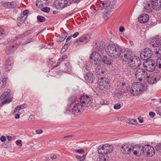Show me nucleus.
<instances>
[{
	"mask_svg": "<svg viewBox=\"0 0 161 161\" xmlns=\"http://www.w3.org/2000/svg\"><path fill=\"white\" fill-rule=\"evenodd\" d=\"M105 51L111 57L115 59L119 57L123 61H128L130 67L133 69H137L141 64V61L139 57L132 56L130 50L121 49L116 43H112L106 47Z\"/></svg>",
	"mask_w": 161,
	"mask_h": 161,
	"instance_id": "1",
	"label": "nucleus"
},
{
	"mask_svg": "<svg viewBox=\"0 0 161 161\" xmlns=\"http://www.w3.org/2000/svg\"><path fill=\"white\" fill-rule=\"evenodd\" d=\"M144 90V86L140 82H134L131 86L130 93L133 95H138Z\"/></svg>",
	"mask_w": 161,
	"mask_h": 161,
	"instance_id": "2",
	"label": "nucleus"
},
{
	"mask_svg": "<svg viewBox=\"0 0 161 161\" xmlns=\"http://www.w3.org/2000/svg\"><path fill=\"white\" fill-rule=\"evenodd\" d=\"M98 83L99 88L101 90L106 91L110 87L109 79L106 77H101L98 79Z\"/></svg>",
	"mask_w": 161,
	"mask_h": 161,
	"instance_id": "3",
	"label": "nucleus"
},
{
	"mask_svg": "<svg viewBox=\"0 0 161 161\" xmlns=\"http://www.w3.org/2000/svg\"><path fill=\"white\" fill-rule=\"evenodd\" d=\"M11 92L9 89H8L6 91L4 92L0 96V100H3L5 99L1 104V106L5 104H8L10 103L12 100V97H11Z\"/></svg>",
	"mask_w": 161,
	"mask_h": 161,
	"instance_id": "4",
	"label": "nucleus"
},
{
	"mask_svg": "<svg viewBox=\"0 0 161 161\" xmlns=\"http://www.w3.org/2000/svg\"><path fill=\"white\" fill-rule=\"evenodd\" d=\"M113 150V147L108 144H104L103 146H99L97 151L100 154L104 155L109 153Z\"/></svg>",
	"mask_w": 161,
	"mask_h": 161,
	"instance_id": "5",
	"label": "nucleus"
},
{
	"mask_svg": "<svg viewBox=\"0 0 161 161\" xmlns=\"http://www.w3.org/2000/svg\"><path fill=\"white\" fill-rule=\"evenodd\" d=\"M101 53H100L96 51H93L90 57V61L95 65H98L100 61Z\"/></svg>",
	"mask_w": 161,
	"mask_h": 161,
	"instance_id": "6",
	"label": "nucleus"
},
{
	"mask_svg": "<svg viewBox=\"0 0 161 161\" xmlns=\"http://www.w3.org/2000/svg\"><path fill=\"white\" fill-rule=\"evenodd\" d=\"M130 88L127 86L125 83H120L117 85V88L115 93L116 96L119 98V96L120 97L122 93H126L128 89Z\"/></svg>",
	"mask_w": 161,
	"mask_h": 161,
	"instance_id": "7",
	"label": "nucleus"
},
{
	"mask_svg": "<svg viewBox=\"0 0 161 161\" xmlns=\"http://www.w3.org/2000/svg\"><path fill=\"white\" fill-rule=\"evenodd\" d=\"M80 102L84 107H88L92 103V99L90 95H84L80 97Z\"/></svg>",
	"mask_w": 161,
	"mask_h": 161,
	"instance_id": "8",
	"label": "nucleus"
},
{
	"mask_svg": "<svg viewBox=\"0 0 161 161\" xmlns=\"http://www.w3.org/2000/svg\"><path fill=\"white\" fill-rule=\"evenodd\" d=\"M143 65L145 70L150 72L153 71L156 67L155 61L152 59H149L144 62Z\"/></svg>",
	"mask_w": 161,
	"mask_h": 161,
	"instance_id": "9",
	"label": "nucleus"
},
{
	"mask_svg": "<svg viewBox=\"0 0 161 161\" xmlns=\"http://www.w3.org/2000/svg\"><path fill=\"white\" fill-rule=\"evenodd\" d=\"M147 74L146 71L143 68L137 69L136 71L135 76L136 78L141 81L143 79H146Z\"/></svg>",
	"mask_w": 161,
	"mask_h": 161,
	"instance_id": "10",
	"label": "nucleus"
},
{
	"mask_svg": "<svg viewBox=\"0 0 161 161\" xmlns=\"http://www.w3.org/2000/svg\"><path fill=\"white\" fill-rule=\"evenodd\" d=\"M153 51L149 48L144 49L140 53V57L142 60H147L151 58Z\"/></svg>",
	"mask_w": 161,
	"mask_h": 161,
	"instance_id": "11",
	"label": "nucleus"
},
{
	"mask_svg": "<svg viewBox=\"0 0 161 161\" xmlns=\"http://www.w3.org/2000/svg\"><path fill=\"white\" fill-rule=\"evenodd\" d=\"M141 153H143V154L146 153L149 156L152 157L155 154V150L151 145H147L142 147Z\"/></svg>",
	"mask_w": 161,
	"mask_h": 161,
	"instance_id": "12",
	"label": "nucleus"
},
{
	"mask_svg": "<svg viewBox=\"0 0 161 161\" xmlns=\"http://www.w3.org/2000/svg\"><path fill=\"white\" fill-rule=\"evenodd\" d=\"M84 107L80 103L76 104L72 109V113L75 116L81 114L84 110Z\"/></svg>",
	"mask_w": 161,
	"mask_h": 161,
	"instance_id": "13",
	"label": "nucleus"
},
{
	"mask_svg": "<svg viewBox=\"0 0 161 161\" xmlns=\"http://www.w3.org/2000/svg\"><path fill=\"white\" fill-rule=\"evenodd\" d=\"M91 37L89 35H86L80 37L79 40L74 42L76 46L78 45L85 44L88 42L91 39Z\"/></svg>",
	"mask_w": 161,
	"mask_h": 161,
	"instance_id": "14",
	"label": "nucleus"
},
{
	"mask_svg": "<svg viewBox=\"0 0 161 161\" xmlns=\"http://www.w3.org/2000/svg\"><path fill=\"white\" fill-rule=\"evenodd\" d=\"M155 1V0H151V5H150V3H148L147 2L144 3L143 4V7L144 10L148 12H151L152 9H155L156 10V9L154 7L155 6L154 5H156V4L158 5V4L157 3V1Z\"/></svg>",
	"mask_w": 161,
	"mask_h": 161,
	"instance_id": "15",
	"label": "nucleus"
},
{
	"mask_svg": "<svg viewBox=\"0 0 161 161\" xmlns=\"http://www.w3.org/2000/svg\"><path fill=\"white\" fill-rule=\"evenodd\" d=\"M54 5L57 9H62L68 6V2L67 0H56Z\"/></svg>",
	"mask_w": 161,
	"mask_h": 161,
	"instance_id": "16",
	"label": "nucleus"
},
{
	"mask_svg": "<svg viewBox=\"0 0 161 161\" xmlns=\"http://www.w3.org/2000/svg\"><path fill=\"white\" fill-rule=\"evenodd\" d=\"M104 48L103 44L100 42H95L93 43V49L100 52L101 54L104 52Z\"/></svg>",
	"mask_w": 161,
	"mask_h": 161,
	"instance_id": "17",
	"label": "nucleus"
},
{
	"mask_svg": "<svg viewBox=\"0 0 161 161\" xmlns=\"http://www.w3.org/2000/svg\"><path fill=\"white\" fill-rule=\"evenodd\" d=\"M146 79L148 83L151 85L156 83L159 80L156 76L153 74H149L148 75H147Z\"/></svg>",
	"mask_w": 161,
	"mask_h": 161,
	"instance_id": "18",
	"label": "nucleus"
},
{
	"mask_svg": "<svg viewBox=\"0 0 161 161\" xmlns=\"http://www.w3.org/2000/svg\"><path fill=\"white\" fill-rule=\"evenodd\" d=\"M121 151L124 154H129L131 152V147L129 144H124L121 147Z\"/></svg>",
	"mask_w": 161,
	"mask_h": 161,
	"instance_id": "19",
	"label": "nucleus"
},
{
	"mask_svg": "<svg viewBox=\"0 0 161 161\" xmlns=\"http://www.w3.org/2000/svg\"><path fill=\"white\" fill-rule=\"evenodd\" d=\"M150 44L153 47H158L161 45V40L158 36H155L151 39Z\"/></svg>",
	"mask_w": 161,
	"mask_h": 161,
	"instance_id": "20",
	"label": "nucleus"
},
{
	"mask_svg": "<svg viewBox=\"0 0 161 161\" xmlns=\"http://www.w3.org/2000/svg\"><path fill=\"white\" fill-rule=\"evenodd\" d=\"M154 52L156 55L158 56H160L161 58H158L156 61V64L157 66L161 68V47L160 48H156Z\"/></svg>",
	"mask_w": 161,
	"mask_h": 161,
	"instance_id": "21",
	"label": "nucleus"
},
{
	"mask_svg": "<svg viewBox=\"0 0 161 161\" xmlns=\"http://www.w3.org/2000/svg\"><path fill=\"white\" fill-rule=\"evenodd\" d=\"M13 58L11 57L8 58L6 60L5 65V69L6 71H8L11 69L13 66Z\"/></svg>",
	"mask_w": 161,
	"mask_h": 161,
	"instance_id": "22",
	"label": "nucleus"
},
{
	"mask_svg": "<svg viewBox=\"0 0 161 161\" xmlns=\"http://www.w3.org/2000/svg\"><path fill=\"white\" fill-rule=\"evenodd\" d=\"M84 78L87 83H92L95 79V77L92 73L87 72L86 75L84 76Z\"/></svg>",
	"mask_w": 161,
	"mask_h": 161,
	"instance_id": "23",
	"label": "nucleus"
},
{
	"mask_svg": "<svg viewBox=\"0 0 161 161\" xmlns=\"http://www.w3.org/2000/svg\"><path fill=\"white\" fill-rule=\"evenodd\" d=\"M149 16L147 14H142L138 18V21L141 23H145L149 20Z\"/></svg>",
	"mask_w": 161,
	"mask_h": 161,
	"instance_id": "24",
	"label": "nucleus"
},
{
	"mask_svg": "<svg viewBox=\"0 0 161 161\" xmlns=\"http://www.w3.org/2000/svg\"><path fill=\"white\" fill-rule=\"evenodd\" d=\"M76 97L75 95H74L69 97L68 100V106L69 107V109L70 106L74 104L76 101Z\"/></svg>",
	"mask_w": 161,
	"mask_h": 161,
	"instance_id": "25",
	"label": "nucleus"
},
{
	"mask_svg": "<svg viewBox=\"0 0 161 161\" xmlns=\"http://www.w3.org/2000/svg\"><path fill=\"white\" fill-rule=\"evenodd\" d=\"M101 59L103 63L108 65H111L113 62L112 60L108 58L106 55L104 56L103 58H102Z\"/></svg>",
	"mask_w": 161,
	"mask_h": 161,
	"instance_id": "26",
	"label": "nucleus"
},
{
	"mask_svg": "<svg viewBox=\"0 0 161 161\" xmlns=\"http://www.w3.org/2000/svg\"><path fill=\"white\" fill-rule=\"evenodd\" d=\"M14 45H11L9 47H7L5 50L6 53L8 55L13 53L15 51L14 48Z\"/></svg>",
	"mask_w": 161,
	"mask_h": 161,
	"instance_id": "27",
	"label": "nucleus"
},
{
	"mask_svg": "<svg viewBox=\"0 0 161 161\" xmlns=\"http://www.w3.org/2000/svg\"><path fill=\"white\" fill-rule=\"evenodd\" d=\"M26 107V104H23L21 105L18 106L15 108V110L14 111L13 113H15L17 111H19L21 109H23Z\"/></svg>",
	"mask_w": 161,
	"mask_h": 161,
	"instance_id": "28",
	"label": "nucleus"
},
{
	"mask_svg": "<svg viewBox=\"0 0 161 161\" xmlns=\"http://www.w3.org/2000/svg\"><path fill=\"white\" fill-rule=\"evenodd\" d=\"M156 1H157V3L158 4H156L154 5V7L156 9V11H159L161 9V0H155Z\"/></svg>",
	"mask_w": 161,
	"mask_h": 161,
	"instance_id": "29",
	"label": "nucleus"
},
{
	"mask_svg": "<svg viewBox=\"0 0 161 161\" xmlns=\"http://www.w3.org/2000/svg\"><path fill=\"white\" fill-rule=\"evenodd\" d=\"M138 148L139 149H141V146H139L138 145H135L133 146L132 151H134V154L135 155H137V153H138L137 151L135 150L136 148Z\"/></svg>",
	"mask_w": 161,
	"mask_h": 161,
	"instance_id": "30",
	"label": "nucleus"
},
{
	"mask_svg": "<svg viewBox=\"0 0 161 161\" xmlns=\"http://www.w3.org/2000/svg\"><path fill=\"white\" fill-rule=\"evenodd\" d=\"M37 19L38 21L40 22H43L45 21L46 18L42 16H37Z\"/></svg>",
	"mask_w": 161,
	"mask_h": 161,
	"instance_id": "31",
	"label": "nucleus"
},
{
	"mask_svg": "<svg viewBox=\"0 0 161 161\" xmlns=\"http://www.w3.org/2000/svg\"><path fill=\"white\" fill-rule=\"evenodd\" d=\"M5 34V32L4 29L0 27V40L4 36Z\"/></svg>",
	"mask_w": 161,
	"mask_h": 161,
	"instance_id": "32",
	"label": "nucleus"
},
{
	"mask_svg": "<svg viewBox=\"0 0 161 161\" xmlns=\"http://www.w3.org/2000/svg\"><path fill=\"white\" fill-rule=\"evenodd\" d=\"M111 12V11H108V10H107V11L104 14L103 16L104 19L107 20L108 19V16L109 15Z\"/></svg>",
	"mask_w": 161,
	"mask_h": 161,
	"instance_id": "33",
	"label": "nucleus"
},
{
	"mask_svg": "<svg viewBox=\"0 0 161 161\" xmlns=\"http://www.w3.org/2000/svg\"><path fill=\"white\" fill-rule=\"evenodd\" d=\"M1 5L4 7L9 8V2H1Z\"/></svg>",
	"mask_w": 161,
	"mask_h": 161,
	"instance_id": "34",
	"label": "nucleus"
},
{
	"mask_svg": "<svg viewBox=\"0 0 161 161\" xmlns=\"http://www.w3.org/2000/svg\"><path fill=\"white\" fill-rule=\"evenodd\" d=\"M65 39L61 36H57L56 38V41L58 42H61L64 40Z\"/></svg>",
	"mask_w": 161,
	"mask_h": 161,
	"instance_id": "35",
	"label": "nucleus"
},
{
	"mask_svg": "<svg viewBox=\"0 0 161 161\" xmlns=\"http://www.w3.org/2000/svg\"><path fill=\"white\" fill-rule=\"evenodd\" d=\"M103 8L105 9H106L108 8H108H109V1H107L103 3Z\"/></svg>",
	"mask_w": 161,
	"mask_h": 161,
	"instance_id": "36",
	"label": "nucleus"
},
{
	"mask_svg": "<svg viewBox=\"0 0 161 161\" xmlns=\"http://www.w3.org/2000/svg\"><path fill=\"white\" fill-rule=\"evenodd\" d=\"M109 8L110 9H112L113 7H114L115 4V2L114 1H112L111 2H110L109 1Z\"/></svg>",
	"mask_w": 161,
	"mask_h": 161,
	"instance_id": "37",
	"label": "nucleus"
},
{
	"mask_svg": "<svg viewBox=\"0 0 161 161\" xmlns=\"http://www.w3.org/2000/svg\"><path fill=\"white\" fill-rule=\"evenodd\" d=\"M16 3L15 2H9V8H13L16 7Z\"/></svg>",
	"mask_w": 161,
	"mask_h": 161,
	"instance_id": "38",
	"label": "nucleus"
},
{
	"mask_svg": "<svg viewBox=\"0 0 161 161\" xmlns=\"http://www.w3.org/2000/svg\"><path fill=\"white\" fill-rule=\"evenodd\" d=\"M65 69L69 71L70 70V67L69 65V63L68 62H67L66 63H65Z\"/></svg>",
	"mask_w": 161,
	"mask_h": 161,
	"instance_id": "39",
	"label": "nucleus"
},
{
	"mask_svg": "<svg viewBox=\"0 0 161 161\" xmlns=\"http://www.w3.org/2000/svg\"><path fill=\"white\" fill-rule=\"evenodd\" d=\"M109 103V102L106 100H101L100 102V103L102 105H108Z\"/></svg>",
	"mask_w": 161,
	"mask_h": 161,
	"instance_id": "40",
	"label": "nucleus"
},
{
	"mask_svg": "<svg viewBox=\"0 0 161 161\" xmlns=\"http://www.w3.org/2000/svg\"><path fill=\"white\" fill-rule=\"evenodd\" d=\"M97 161H107L106 158L103 156H99L97 159Z\"/></svg>",
	"mask_w": 161,
	"mask_h": 161,
	"instance_id": "41",
	"label": "nucleus"
},
{
	"mask_svg": "<svg viewBox=\"0 0 161 161\" xmlns=\"http://www.w3.org/2000/svg\"><path fill=\"white\" fill-rule=\"evenodd\" d=\"M129 123L131 124L136 125L137 124V122L136 119H131L130 120Z\"/></svg>",
	"mask_w": 161,
	"mask_h": 161,
	"instance_id": "42",
	"label": "nucleus"
},
{
	"mask_svg": "<svg viewBox=\"0 0 161 161\" xmlns=\"http://www.w3.org/2000/svg\"><path fill=\"white\" fill-rule=\"evenodd\" d=\"M114 108L115 109H118L121 108V105L120 103H118L114 105Z\"/></svg>",
	"mask_w": 161,
	"mask_h": 161,
	"instance_id": "43",
	"label": "nucleus"
},
{
	"mask_svg": "<svg viewBox=\"0 0 161 161\" xmlns=\"http://www.w3.org/2000/svg\"><path fill=\"white\" fill-rule=\"evenodd\" d=\"M156 149L159 152H161V143L158 144L155 147Z\"/></svg>",
	"mask_w": 161,
	"mask_h": 161,
	"instance_id": "44",
	"label": "nucleus"
},
{
	"mask_svg": "<svg viewBox=\"0 0 161 161\" xmlns=\"http://www.w3.org/2000/svg\"><path fill=\"white\" fill-rule=\"evenodd\" d=\"M71 43V42H66V43L64 44L63 47V48L65 50H66L69 46V45Z\"/></svg>",
	"mask_w": 161,
	"mask_h": 161,
	"instance_id": "45",
	"label": "nucleus"
},
{
	"mask_svg": "<svg viewBox=\"0 0 161 161\" xmlns=\"http://www.w3.org/2000/svg\"><path fill=\"white\" fill-rule=\"evenodd\" d=\"M15 143L17 145L21 147L22 145V141L20 140H18L16 141Z\"/></svg>",
	"mask_w": 161,
	"mask_h": 161,
	"instance_id": "46",
	"label": "nucleus"
},
{
	"mask_svg": "<svg viewBox=\"0 0 161 161\" xmlns=\"http://www.w3.org/2000/svg\"><path fill=\"white\" fill-rule=\"evenodd\" d=\"M42 10L45 12L48 13L50 11V8L47 7H44L42 9Z\"/></svg>",
	"mask_w": 161,
	"mask_h": 161,
	"instance_id": "47",
	"label": "nucleus"
},
{
	"mask_svg": "<svg viewBox=\"0 0 161 161\" xmlns=\"http://www.w3.org/2000/svg\"><path fill=\"white\" fill-rule=\"evenodd\" d=\"M33 41V39L32 38H30L26 39L25 42L24 43L25 44H26L29 43Z\"/></svg>",
	"mask_w": 161,
	"mask_h": 161,
	"instance_id": "48",
	"label": "nucleus"
},
{
	"mask_svg": "<svg viewBox=\"0 0 161 161\" xmlns=\"http://www.w3.org/2000/svg\"><path fill=\"white\" fill-rule=\"evenodd\" d=\"M7 80V78L6 77L2 78L1 80V82L2 83L4 84V85H6V81Z\"/></svg>",
	"mask_w": 161,
	"mask_h": 161,
	"instance_id": "49",
	"label": "nucleus"
},
{
	"mask_svg": "<svg viewBox=\"0 0 161 161\" xmlns=\"http://www.w3.org/2000/svg\"><path fill=\"white\" fill-rule=\"evenodd\" d=\"M35 119V117L34 115H31L30 116L29 120L31 122L34 121Z\"/></svg>",
	"mask_w": 161,
	"mask_h": 161,
	"instance_id": "50",
	"label": "nucleus"
},
{
	"mask_svg": "<svg viewBox=\"0 0 161 161\" xmlns=\"http://www.w3.org/2000/svg\"><path fill=\"white\" fill-rule=\"evenodd\" d=\"M64 60L63 59V58L61 57L60 58L58 59V61L57 62V65L55 66L56 67L58 66L60 63L63 61Z\"/></svg>",
	"mask_w": 161,
	"mask_h": 161,
	"instance_id": "51",
	"label": "nucleus"
},
{
	"mask_svg": "<svg viewBox=\"0 0 161 161\" xmlns=\"http://www.w3.org/2000/svg\"><path fill=\"white\" fill-rule=\"evenodd\" d=\"M25 18H24L23 17L21 16V17H19L18 19V20H20V22H23L25 21Z\"/></svg>",
	"mask_w": 161,
	"mask_h": 161,
	"instance_id": "52",
	"label": "nucleus"
},
{
	"mask_svg": "<svg viewBox=\"0 0 161 161\" xmlns=\"http://www.w3.org/2000/svg\"><path fill=\"white\" fill-rule=\"evenodd\" d=\"M97 68H98L99 69V72L101 73L102 74H103L104 72V69H100L101 66L99 65V64L97 65Z\"/></svg>",
	"mask_w": 161,
	"mask_h": 161,
	"instance_id": "53",
	"label": "nucleus"
},
{
	"mask_svg": "<svg viewBox=\"0 0 161 161\" xmlns=\"http://www.w3.org/2000/svg\"><path fill=\"white\" fill-rule=\"evenodd\" d=\"M81 0H70L71 3H78L80 2Z\"/></svg>",
	"mask_w": 161,
	"mask_h": 161,
	"instance_id": "54",
	"label": "nucleus"
},
{
	"mask_svg": "<svg viewBox=\"0 0 161 161\" xmlns=\"http://www.w3.org/2000/svg\"><path fill=\"white\" fill-rule=\"evenodd\" d=\"M75 151L76 152L81 154H82L84 153V150L83 149H81L76 150Z\"/></svg>",
	"mask_w": 161,
	"mask_h": 161,
	"instance_id": "55",
	"label": "nucleus"
},
{
	"mask_svg": "<svg viewBox=\"0 0 161 161\" xmlns=\"http://www.w3.org/2000/svg\"><path fill=\"white\" fill-rule=\"evenodd\" d=\"M0 139L1 142H3L5 141L6 140V139L4 136H3L0 137Z\"/></svg>",
	"mask_w": 161,
	"mask_h": 161,
	"instance_id": "56",
	"label": "nucleus"
},
{
	"mask_svg": "<svg viewBox=\"0 0 161 161\" xmlns=\"http://www.w3.org/2000/svg\"><path fill=\"white\" fill-rule=\"evenodd\" d=\"M36 134H40L42 133L43 131L42 130H36Z\"/></svg>",
	"mask_w": 161,
	"mask_h": 161,
	"instance_id": "57",
	"label": "nucleus"
},
{
	"mask_svg": "<svg viewBox=\"0 0 161 161\" xmlns=\"http://www.w3.org/2000/svg\"><path fill=\"white\" fill-rule=\"evenodd\" d=\"M79 34V33L78 32H75L73 35L72 36L74 38H75Z\"/></svg>",
	"mask_w": 161,
	"mask_h": 161,
	"instance_id": "58",
	"label": "nucleus"
},
{
	"mask_svg": "<svg viewBox=\"0 0 161 161\" xmlns=\"http://www.w3.org/2000/svg\"><path fill=\"white\" fill-rule=\"evenodd\" d=\"M149 115L151 117L153 118L155 114L153 112H150L149 113Z\"/></svg>",
	"mask_w": 161,
	"mask_h": 161,
	"instance_id": "59",
	"label": "nucleus"
},
{
	"mask_svg": "<svg viewBox=\"0 0 161 161\" xmlns=\"http://www.w3.org/2000/svg\"><path fill=\"white\" fill-rule=\"evenodd\" d=\"M90 65L88 66V65H86L84 67H83V69L85 70V69H86L87 70H89L91 69L89 67Z\"/></svg>",
	"mask_w": 161,
	"mask_h": 161,
	"instance_id": "60",
	"label": "nucleus"
},
{
	"mask_svg": "<svg viewBox=\"0 0 161 161\" xmlns=\"http://www.w3.org/2000/svg\"><path fill=\"white\" fill-rule=\"evenodd\" d=\"M67 33L65 32L63 33L61 35V36L65 39V38L67 36Z\"/></svg>",
	"mask_w": 161,
	"mask_h": 161,
	"instance_id": "61",
	"label": "nucleus"
},
{
	"mask_svg": "<svg viewBox=\"0 0 161 161\" xmlns=\"http://www.w3.org/2000/svg\"><path fill=\"white\" fill-rule=\"evenodd\" d=\"M29 12V11L27 10H25L23 11V14L25 15H26Z\"/></svg>",
	"mask_w": 161,
	"mask_h": 161,
	"instance_id": "62",
	"label": "nucleus"
},
{
	"mask_svg": "<svg viewBox=\"0 0 161 161\" xmlns=\"http://www.w3.org/2000/svg\"><path fill=\"white\" fill-rule=\"evenodd\" d=\"M20 114H15L14 115V117L16 119H19L20 117Z\"/></svg>",
	"mask_w": 161,
	"mask_h": 161,
	"instance_id": "63",
	"label": "nucleus"
},
{
	"mask_svg": "<svg viewBox=\"0 0 161 161\" xmlns=\"http://www.w3.org/2000/svg\"><path fill=\"white\" fill-rule=\"evenodd\" d=\"M27 33V36L31 34L32 33V31L31 30H28L27 31H25Z\"/></svg>",
	"mask_w": 161,
	"mask_h": 161,
	"instance_id": "64",
	"label": "nucleus"
}]
</instances>
